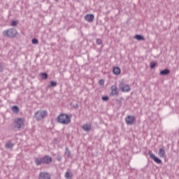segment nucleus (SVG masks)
I'll return each instance as SVG.
<instances>
[{
    "instance_id": "obj_1",
    "label": "nucleus",
    "mask_w": 179,
    "mask_h": 179,
    "mask_svg": "<svg viewBox=\"0 0 179 179\" xmlns=\"http://www.w3.org/2000/svg\"><path fill=\"white\" fill-rule=\"evenodd\" d=\"M72 115H69L66 113H61L58 115L57 121L59 124H62L63 125H68L71 123V117Z\"/></svg>"
},
{
    "instance_id": "obj_2",
    "label": "nucleus",
    "mask_w": 179,
    "mask_h": 179,
    "mask_svg": "<svg viewBox=\"0 0 179 179\" xmlns=\"http://www.w3.org/2000/svg\"><path fill=\"white\" fill-rule=\"evenodd\" d=\"M52 162V157L49 155H45L43 157H38L35 159V164L36 166H41V164H50Z\"/></svg>"
},
{
    "instance_id": "obj_3",
    "label": "nucleus",
    "mask_w": 179,
    "mask_h": 179,
    "mask_svg": "<svg viewBox=\"0 0 179 179\" xmlns=\"http://www.w3.org/2000/svg\"><path fill=\"white\" fill-rule=\"evenodd\" d=\"M3 36L4 37H8L9 38H13L17 36V30L15 28H10L3 31Z\"/></svg>"
},
{
    "instance_id": "obj_4",
    "label": "nucleus",
    "mask_w": 179,
    "mask_h": 179,
    "mask_svg": "<svg viewBox=\"0 0 179 179\" xmlns=\"http://www.w3.org/2000/svg\"><path fill=\"white\" fill-rule=\"evenodd\" d=\"M48 115V112L47 110H37L34 113V118L36 120V121H41V120H44L45 117H47Z\"/></svg>"
},
{
    "instance_id": "obj_5",
    "label": "nucleus",
    "mask_w": 179,
    "mask_h": 179,
    "mask_svg": "<svg viewBox=\"0 0 179 179\" xmlns=\"http://www.w3.org/2000/svg\"><path fill=\"white\" fill-rule=\"evenodd\" d=\"M14 122L15 125L12 127L13 131H16V128H17V129H20V128L24 125V120H23V118L22 117L17 118Z\"/></svg>"
},
{
    "instance_id": "obj_6",
    "label": "nucleus",
    "mask_w": 179,
    "mask_h": 179,
    "mask_svg": "<svg viewBox=\"0 0 179 179\" xmlns=\"http://www.w3.org/2000/svg\"><path fill=\"white\" fill-rule=\"evenodd\" d=\"M119 87L124 93L129 92L131 87L129 85L124 84V81H120Z\"/></svg>"
},
{
    "instance_id": "obj_7",
    "label": "nucleus",
    "mask_w": 179,
    "mask_h": 179,
    "mask_svg": "<svg viewBox=\"0 0 179 179\" xmlns=\"http://www.w3.org/2000/svg\"><path fill=\"white\" fill-rule=\"evenodd\" d=\"M148 155H149L150 159H152V160L155 161V163H157V164H162V159L156 157V155H155V154L152 152V150H149Z\"/></svg>"
},
{
    "instance_id": "obj_8",
    "label": "nucleus",
    "mask_w": 179,
    "mask_h": 179,
    "mask_svg": "<svg viewBox=\"0 0 179 179\" xmlns=\"http://www.w3.org/2000/svg\"><path fill=\"white\" fill-rule=\"evenodd\" d=\"M125 122L127 125H134V122H135V117L132 115H128L125 117Z\"/></svg>"
},
{
    "instance_id": "obj_9",
    "label": "nucleus",
    "mask_w": 179,
    "mask_h": 179,
    "mask_svg": "<svg viewBox=\"0 0 179 179\" xmlns=\"http://www.w3.org/2000/svg\"><path fill=\"white\" fill-rule=\"evenodd\" d=\"M39 179H51V175L47 172H41L38 176Z\"/></svg>"
},
{
    "instance_id": "obj_10",
    "label": "nucleus",
    "mask_w": 179,
    "mask_h": 179,
    "mask_svg": "<svg viewBox=\"0 0 179 179\" xmlns=\"http://www.w3.org/2000/svg\"><path fill=\"white\" fill-rule=\"evenodd\" d=\"M84 19L85 20H86V22H89V23H92V22L94 20V15L87 14L86 15H85Z\"/></svg>"
},
{
    "instance_id": "obj_11",
    "label": "nucleus",
    "mask_w": 179,
    "mask_h": 179,
    "mask_svg": "<svg viewBox=\"0 0 179 179\" xmlns=\"http://www.w3.org/2000/svg\"><path fill=\"white\" fill-rule=\"evenodd\" d=\"M83 131H85V132H89L92 130V126L89 124H85L81 127Z\"/></svg>"
},
{
    "instance_id": "obj_12",
    "label": "nucleus",
    "mask_w": 179,
    "mask_h": 179,
    "mask_svg": "<svg viewBox=\"0 0 179 179\" xmlns=\"http://www.w3.org/2000/svg\"><path fill=\"white\" fill-rule=\"evenodd\" d=\"M159 74L162 76H167V75H170V70H169V69H164V70L160 71Z\"/></svg>"
},
{
    "instance_id": "obj_13",
    "label": "nucleus",
    "mask_w": 179,
    "mask_h": 179,
    "mask_svg": "<svg viewBox=\"0 0 179 179\" xmlns=\"http://www.w3.org/2000/svg\"><path fill=\"white\" fill-rule=\"evenodd\" d=\"M113 75H120L121 73V69L120 67H114L113 69Z\"/></svg>"
},
{
    "instance_id": "obj_14",
    "label": "nucleus",
    "mask_w": 179,
    "mask_h": 179,
    "mask_svg": "<svg viewBox=\"0 0 179 179\" xmlns=\"http://www.w3.org/2000/svg\"><path fill=\"white\" fill-rule=\"evenodd\" d=\"M64 155L66 156H67L68 159H71V157H72L71 150H69V148L68 147H66Z\"/></svg>"
},
{
    "instance_id": "obj_15",
    "label": "nucleus",
    "mask_w": 179,
    "mask_h": 179,
    "mask_svg": "<svg viewBox=\"0 0 179 179\" xmlns=\"http://www.w3.org/2000/svg\"><path fill=\"white\" fill-rule=\"evenodd\" d=\"M134 38L136 40H137L138 41H144V40H145V37H143V36L139 35V34H136L134 36Z\"/></svg>"
},
{
    "instance_id": "obj_16",
    "label": "nucleus",
    "mask_w": 179,
    "mask_h": 179,
    "mask_svg": "<svg viewBox=\"0 0 179 179\" xmlns=\"http://www.w3.org/2000/svg\"><path fill=\"white\" fill-rule=\"evenodd\" d=\"M111 94L112 96H115V94H118V91H117V87L114 85L111 86Z\"/></svg>"
},
{
    "instance_id": "obj_17",
    "label": "nucleus",
    "mask_w": 179,
    "mask_h": 179,
    "mask_svg": "<svg viewBox=\"0 0 179 179\" xmlns=\"http://www.w3.org/2000/svg\"><path fill=\"white\" fill-rule=\"evenodd\" d=\"M11 111L15 114H17L20 111V108L17 106H13L11 107Z\"/></svg>"
},
{
    "instance_id": "obj_18",
    "label": "nucleus",
    "mask_w": 179,
    "mask_h": 179,
    "mask_svg": "<svg viewBox=\"0 0 179 179\" xmlns=\"http://www.w3.org/2000/svg\"><path fill=\"white\" fill-rule=\"evenodd\" d=\"M13 146H15V144L13 143L11 141L7 142L5 145V147L6 148V149H12Z\"/></svg>"
},
{
    "instance_id": "obj_19",
    "label": "nucleus",
    "mask_w": 179,
    "mask_h": 179,
    "mask_svg": "<svg viewBox=\"0 0 179 179\" xmlns=\"http://www.w3.org/2000/svg\"><path fill=\"white\" fill-rule=\"evenodd\" d=\"M159 156L161 157H166V151L163 148H159Z\"/></svg>"
},
{
    "instance_id": "obj_20",
    "label": "nucleus",
    "mask_w": 179,
    "mask_h": 179,
    "mask_svg": "<svg viewBox=\"0 0 179 179\" xmlns=\"http://www.w3.org/2000/svg\"><path fill=\"white\" fill-rule=\"evenodd\" d=\"M39 76H41V79H43L44 80L48 79V74L47 73H41Z\"/></svg>"
},
{
    "instance_id": "obj_21",
    "label": "nucleus",
    "mask_w": 179,
    "mask_h": 179,
    "mask_svg": "<svg viewBox=\"0 0 179 179\" xmlns=\"http://www.w3.org/2000/svg\"><path fill=\"white\" fill-rule=\"evenodd\" d=\"M17 24H19L18 20H12L10 23V25L12 26L13 27H16Z\"/></svg>"
},
{
    "instance_id": "obj_22",
    "label": "nucleus",
    "mask_w": 179,
    "mask_h": 179,
    "mask_svg": "<svg viewBox=\"0 0 179 179\" xmlns=\"http://www.w3.org/2000/svg\"><path fill=\"white\" fill-rule=\"evenodd\" d=\"M57 85V82L52 80L50 82V84L48 85V87H55Z\"/></svg>"
},
{
    "instance_id": "obj_23",
    "label": "nucleus",
    "mask_w": 179,
    "mask_h": 179,
    "mask_svg": "<svg viewBox=\"0 0 179 179\" xmlns=\"http://www.w3.org/2000/svg\"><path fill=\"white\" fill-rule=\"evenodd\" d=\"M72 173H71L69 171H66V173H65V178H66V179H71V178H72Z\"/></svg>"
},
{
    "instance_id": "obj_24",
    "label": "nucleus",
    "mask_w": 179,
    "mask_h": 179,
    "mask_svg": "<svg viewBox=\"0 0 179 179\" xmlns=\"http://www.w3.org/2000/svg\"><path fill=\"white\" fill-rule=\"evenodd\" d=\"M156 65H157V64L155 62H152L150 63V67L151 68V69H155V68L156 67Z\"/></svg>"
},
{
    "instance_id": "obj_25",
    "label": "nucleus",
    "mask_w": 179,
    "mask_h": 179,
    "mask_svg": "<svg viewBox=\"0 0 179 179\" xmlns=\"http://www.w3.org/2000/svg\"><path fill=\"white\" fill-rule=\"evenodd\" d=\"M31 43L32 44H38V39L36 38H34L32 40H31Z\"/></svg>"
},
{
    "instance_id": "obj_26",
    "label": "nucleus",
    "mask_w": 179,
    "mask_h": 179,
    "mask_svg": "<svg viewBox=\"0 0 179 179\" xmlns=\"http://www.w3.org/2000/svg\"><path fill=\"white\" fill-rule=\"evenodd\" d=\"M96 44H98V45H101V44H103V41L100 38H97L96 39Z\"/></svg>"
},
{
    "instance_id": "obj_27",
    "label": "nucleus",
    "mask_w": 179,
    "mask_h": 179,
    "mask_svg": "<svg viewBox=\"0 0 179 179\" xmlns=\"http://www.w3.org/2000/svg\"><path fill=\"white\" fill-rule=\"evenodd\" d=\"M101 99L103 100V101H108V96H103L101 97Z\"/></svg>"
},
{
    "instance_id": "obj_28",
    "label": "nucleus",
    "mask_w": 179,
    "mask_h": 179,
    "mask_svg": "<svg viewBox=\"0 0 179 179\" xmlns=\"http://www.w3.org/2000/svg\"><path fill=\"white\" fill-rule=\"evenodd\" d=\"M99 84L101 86L103 85H104V80L103 79H101L99 81Z\"/></svg>"
},
{
    "instance_id": "obj_29",
    "label": "nucleus",
    "mask_w": 179,
    "mask_h": 179,
    "mask_svg": "<svg viewBox=\"0 0 179 179\" xmlns=\"http://www.w3.org/2000/svg\"><path fill=\"white\" fill-rule=\"evenodd\" d=\"M62 159V157L60 155H57V160L58 162H61Z\"/></svg>"
},
{
    "instance_id": "obj_30",
    "label": "nucleus",
    "mask_w": 179,
    "mask_h": 179,
    "mask_svg": "<svg viewBox=\"0 0 179 179\" xmlns=\"http://www.w3.org/2000/svg\"><path fill=\"white\" fill-rule=\"evenodd\" d=\"M3 68L2 67V64H0V72H2Z\"/></svg>"
},
{
    "instance_id": "obj_31",
    "label": "nucleus",
    "mask_w": 179,
    "mask_h": 179,
    "mask_svg": "<svg viewBox=\"0 0 179 179\" xmlns=\"http://www.w3.org/2000/svg\"><path fill=\"white\" fill-rule=\"evenodd\" d=\"M79 107V105H78V103H76L75 106H74V108H78Z\"/></svg>"
},
{
    "instance_id": "obj_32",
    "label": "nucleus",
    "mask_w": 179,
    "mask_h": 179,
    "mask_svg": "<svg viewBox=\"0 0 179 179\" xmlns=\"http://www.w3.org/2000/svg\"><path fill=\"white\" fill-rule=\"evenodd\" d=\"M117 103H121V99H116Z\"/></svg>"
},
{
    "instance_id": "obj_33",
    "label": "nucleus",
    "mask_w": 179,
    "mask_h": 179,
    "mask_svg": "<svg viewBox=\"0 0 179 179\" xmlns=\"http://www.w3.org/2000/svg\"><path fill=\"white\" fill-rule=\"evenodd\" d=\"M66 136H69V134H66Z\"/></svg>"
},
{
    "instance_id": "obj_34",
    "label": "nucleus",
    "mask_w": 179,
    "mask_h": 179,
    "mask_svg": "<svg viewBox=\"0 0 179 179\" xmlns=\"http://www.w3.org/2000/svg\"><path fill=\"white\" fill-rule=\"evenodd\" d=\"M57 2H58V0H55Z\"/></svg>"
}]
</instances>
